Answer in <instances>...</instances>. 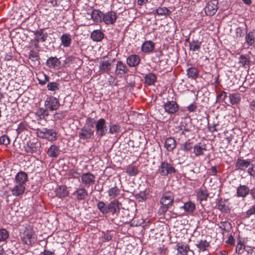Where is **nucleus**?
Segmentation results:
<instances>
[{"instance_id":"55","label":"nucleus","mask_w":255,"mask_h":255,"mask_svg":"<svg viewBox=\"0 0 255 255\" xmlns=\"http://www.w3.org/2000/svg\"><path fill=\"white\" fill-rule=\"evenodd\" d=\"M46 64H60V61L56 57H51L47 59Z\"/></svg>"},{"instance_id":"24","label":"nucleus","mask_w":255,"mask_h":255,"mask_svg":"<svg viewBox=\"0 0 255 255\" xmlns=\"http://www.w3.org/2000/svg\"><path fill=\"white\" fill-rule=\"evenodd\" d=\"M208 196V192L206 189L201 188L199 189L197 192V199L200 202L206 201Z\"/></svg>"},{"instance_id":"34","label":"nucleus","mask_w":255,"mask_h":255,"mask_svg":"<svg viewBox=\"0 0 255 255\" xmlns=\"http://www.w3.org/2000/svg\"><path fill=\"white\" fill-rule=\"evenodd\" d=\"M126 172L130 176H135L138 173V167L133 165H129L126 169Z\"/></svg>"},{"instance_id":"38","label":"nucleus","mask_w":255,"mask_h":255,"mask_svg":"<svg viewBox=\"0 0 255 255\" xmlns=\"http://www.w3.org/2000/svg\"><path fill=\"white\" fill-rule=\"evenodd\" d=\"M219 227L222 231V234L230 232L231 229V224L228 221L221 222Z\"/></svg>"},{"instance_id":"44","label":"nucleus","mask_w":255,"mask_h":255,"mask_svg":"<svg viewBox=\"0 0 255 255\" xmlns=\"http://www.w3.org/2000/svg\"><path fill=\"white\" fill-rule=\"evenodd\" d=\"M128 71V69L126 65H116V73L117 75H119L120 76L126 73Z\"/></svg>"},{"instance_id":"29","label":"nucleus","mask_w":255,"mask_h":255,"mask_svg":"<svg viewBox=\"0 0 255 255\" xmlns=\"http://www.w3.org/2000/svg\"><path fill=\"white\" fill-rule=\"evenodd\" d=\"M183 208L187 214H192L195 210V205L191 201H188L184 204V205L181 207Z\"/></svg>"},{"instance_id":"12","label":"nucleus","mask_w":255,"mask_h":255,"mask_svg":"<svg viewBox=\"0 0 255 255\" xmlns=\"http://www.w3.org/2000/svg\"><path fill=\"white\" fill-rule=\"evenodd\" d=\"M117 19V13L113 11H108L105 13H103V21L106 24H114Z\"/></svg>"},{"instance_id":"26","label":"nucleus","mask_w":255,"mask_h":255,"mask_svg":"<svg viewBox=\"0 0 255 255\" xmlns=\"http://www.w3.org/2000/svg\"><path fill=\"white\" fill-rule=\"evenodd\" d=\"M37 120H46L49 115L48 110L46 108H39L35 113Z\"/></svg>"},{"instance_id":"48","label":"nucleus","mask_w":255,"mask_h":255,"mask_svg":"<svg viewBox=\"0 0 255 255\" xmlns=\"http://www.w3.org/2000/svg\"><path fill=\"white\" fill-rule=\"evenodd\" d=\"M140 58L136 55H131L127 59V64H139Z\"/></svg>"},{"instance_id":"2","label":"nucleus","mask_w":255,"mask_h":255,"mask_svg":"<svg viewBox=\"0 0 255 255\" xmlns=\"http://www.w3.org/2000/svg\"><path fill=\"white\" fill-rule=\"evenodd\" d=\"M20 238L23 244L27 245L34 244L37 240V236L30 227H26L20 234Z\"/></svg>"},{"instance_id":"1","label":"nucleus","mask_w":255,"mask_h":255,"mask_svg":"<svg viewBox=\"0 0 255 255\" xmlns=\"http://www.w3.org/2000/svg\"><path fill=\"white\" fill-rule=\"evenodd\" d=\"M174 199V195L172 192L170 191L165 192L160 200L161 206L159 209L158 213L160 214H165L168 209L172 206Z\"/></svg>"},{"instance_id":"13","label":"nucleus","mask_w":255,"mask_h":255,"mask_svg":"<svg viewBox=\"0 0 255 255\" xmlns=\"http://www.w3.org/2000/svg\"><path fill=\"white\" fill-rule=\"evenodd\" d=\"M121 205L117 200H114L108 204V213L111 212L113 215H118L120 211V206Z\"/></svg>"},{"instance_id":"57","label":"nucleus","mask_w":255,"mask_h":255,"mask_svg":"<svg viewBox=\"0 0 255 255\" xmlns=\"http://www.w3.org/2000/svg\"><path fill=\"white\" fill-rule=\"evenodd\" d=\"M111 65H100L99 69L103 72H107L111 69Z\"/></svg>"},{"instance_id":"10","label":"nucleus","mask_w":255,"mask_h":255,"mask_svg":"<svg viewBox=\"0 0 255 255\" xmlns=\"http://www.w3.org/2000/svg\"><path fill=\"white\" fill-rule=\"evenodd\" d=\"M218 5L217 0H212L209 1L204 8L206 14L209 16L214 15L218 9Z\"/></svg>"},{"instance_id":"4","label":"nucleus","mask_w":255,"mask_h":255,"mask_svg":"<svg viewBox=\"0 0 255 255\" xmlns=\"http://www.w3.org/2000/svg\"><path fill=\"white\" fill-rule=\"evenodd\" d=\"M36 133L37 136L41 138H45L50 141H54L57 139V132L53 129H38Z\"/></svg>"},{"instance_id":"22","label":"nucleus","mask_w":255,"mask_h":255,"mask_svg":"<svg viewBox=\"0 0 255 255\" xmlns=\"http://www.w3.org/2000/svg\"><path fill=\"white\" fill-rule=\"evenodd\" d=\"M55 192L56 196L60 198L65 197L69 194L67 187L65 185L59 186L55 189Z\"/></svg>"},{"instance_id":"28","label":"nucleus","mask_w":255,"mask_h":255,"mask_svg":"<svg viewBox=\"0 0 255 255\" xmlns=\"http://www.w3.org/2000/svg\"><path fill=\"white\" fill-rule=\"evenodd\" d=\"M196 246L198 248L199 252H208L210 247V243L206 240H200L196 244Z\"/></svg>"},{"instance_id":"36","label":"nucleus","mask_w":255,"mask_h":255,"mask_svg":"<svg viewBox=\"0 0 255 255\" xmlns=\"http://www.w3.org/2000/svg\"><path fill=\"white\" fill-rule=\"evenodd\" d=\"M170 13V11L166 7H159L153 11V13L161 16H167L169 15Z\"/></svg>"},{"instance_id":"53","label":"nucleus","mask_w":255,"mask_h":255,"mask_svg":"<svg viewBox=\"0 0 255 255\" xmlns=\"http://www.w3.org/2000/svg\"><path fill=\"white\" fill-rule=\"evenodd\" d=\"M10 143L9 137L6 135H2L0 137V144L7 145Z\"/></svg>"},{"instance_id":"3","label":"nucleus","mask_w":255,"mask_h":255,"mask_svg":"<svg viewBox=\"0 0 255 255\" xmlns=\"http://www.w3.org/2000/svg\"><path fill=\"white\" fill-rule=\"evenodd\" d=\"M176 172V170L173 165L168 163L167 160L161 161L157 170L158 174L164 177L174 174Z\"/></svg>"},{"instance_id":"63","label":"nucleus","mask_w":255,"mask_h":255,"mask_svg":"<svg viewBox=\"0 0 255 255\" xmlns=\"http://www.w3.org/2000/svg\"><path fill=\"white\" fill-rule=\"evenodd\" d=\"M217 173V170L216 166H212L210 169L209 174L211 175H216Z\"/></svg>"},{"instance_id":"61","label":"nucleus","mask_w":255,"mask_h":255,"mask_svg":"<svg viewBox=\"0 0 255 255\" xmlns=\"http://www.w3.org/2000/svg\"><path fill=\"white\" fill-rule=\"evenodd\" d=\"M235 240L232 235H230L228 240L226 241V243L231 245H233L235 244Z\"/></svg>"},{"instance_id":"30","label":"nucleus","mask_w":255,"mask_h":255,"mask_svg":"<svg viewBox=\"0 0 255 255\" xmlns=\"http://www.w3.org/2000/svg\"><path fill=\"white\" fill-rule=\"evenodd\" d=\"M104 34L100 30H95L91 34V38L96 42H100L104 38Z\"/></svg>"},{"instance_id":"56","label":"nucleus","mask_w":255,"mask_h":255,"mask_svg":"<svg viewBox=\"0 0 255 255\" xmlns=\"http://www.w3.org/2000/svg\"><path fill=\"white\" fill-rule=\"evenodd\" d=\"M27 125L25 123L21 122L18 125L16 129L17 134H19L20 132L22 131L26 128Z\"/></svg>"},{"instance_id":"27","label":"nucleus","mask_w":255,"mask_h":255,"mask_svg":"<svg viewBox=\"0 0 255 255\" xmlns=\"http://www.w3.org/2000/svg\"><path fill=\"white\" fill-rule=\"evenodd\" d=\"M25 190V186L24 185H22L19 184H16L15 183V185L11 189V193L13 196H18L22 194Z\"/></svg>"},{"instance_id":"37","label":"nucleus","mask_w":255,"mask_h":255,"mask_svg":"<svg viewBox=\"0 0 255 255\" xmlns=\"http://www.w3.org/2000/svg\"><path fill=\"white\" fill-rule=\"evenodd\" d=\"M230 102L232 105H236L239 103L241 97L239 93L230 94L229 96Z\"/></svg>"},{"instance_id":"39","label":"nucleus","mask_w":255,"mask_h":255,"mask_svg":"<svg viewBox=\"0 0 255 255\" xmlns=\"http://www.w3.org/2000/svg\"><path fill=\"white\" fill-rule=\"evenodd\" d=\"M97 208L103 215L108 213V205H107L104 202L99 201L97 203Z\"/></svg>"},{"instance_id":"9","label":"nucleus","mask_w":255,"mask_h":255,"mask_svg":"<svg viewBox=\"0 0 255 255\" xmlns=\"http://www.w3.org/2000/svg\"><path fill=\"white\" fill-rule=\"evenodd\" d=\"M175 250L177 252V255H188V253L189 252L194 254L193 251L190 250L189 245L184 242L177 243Z\"/></svg>"},{"instance_id":"14","label":"nucleus","mask_w":255,"mask_h":255,"mask_svg":"<svg viewBox=\"0 0 255 255\" xmlns=\"http://www.w3.org/2000/svg\"><path fill=\"white\" fill-rule=\"evenodd\" d=\"M88 191L84 187H81L77 188L73 193V195L78 200H85L88 196Z\"/></svg>"},{"instance_id":"54","label":"nucleus","mask_w":255,"mask_h":255,"mask_svg":"<svg viewBox=\"0 0 255 255\" xmlns=\"http://www.w3.org/2000/svg\"><path fill=\"white\" fill-rule=\"evenodd\" d=\"M227 97V93L225 91H222L220 94L217 95L216 101L218 102H220L224 101Z\"/></svg>"},{"instance_id":"46","label":"nucleus","mask_w":255,"mask_h":255,"mask_svg":"<svg viewBox=\"0 0 255 255\" xmlns=\"http://www.w3.org/2000/svg\"><path fill=\"white\" fill-rule=\"evenodd\" d=\"M38 50H34V49H32L30 50L29 55V58L32 62H35L37 61L38 64H40V62L39 61V56L38 55Z\"/></svg>"},{"instance_id":"49","label":"nucleus","mask_w":255,"mask_h":255,"mask_svg":"<svg viewBox=\"0 0 255 255\" xmlns=\"http://www.w3.org/2000/svg\"><path fill=\"white\" fill-rule=\"evenodd\" d=\"M225 202V200L220 199L218 202V208L222 212H227L229 209L226 205Z\"/></svg>"},{"instance_id":"15","label":"nucleus","mask_w":255,"mask_h":255,"mask_svg":"<svg viewBox=\"0 0 255 255\" xmlns=\"http://www.w3.org/2000/svg\"><path fill=\"white\" fill-rule=\"evenodd\" d=\"M202 43V41L193 39L191 42H189V51L197 54L200 51Z\"/></svg>"},{"instance_id":"18","label":"nucleus","mask_w":255,"mask_h":255,"mask_svg":"<svg viewBox=\"0 0 255 255\" xmlns=\"http://www.w3.org/2000/svg\"><path fill=\"white\" fill-rule=\"evenodd\" d=\"M250 191L248 186L240 184L237 188V195L238 197L245 198L250 193Z\"/></svg>"},{"instance_id":"17","label":"nucleus","mask_w":255,"mask_h":255,"mask_svg":"<svg viewBox=\"0 0 255 255\" xmlns=\"http://www.w3.org/2000/svg\"><path fill=\"white\" fill-rule=\"evenodd\" d=\"M43 29H40L36 31H33L34 37V40L36 42H45L48 37L47 33L43 32Z\"/></svg>"},{"instance_id":"50","label":"nucleus","mask_w":255,"mask_h":255,"mask_svg":"<svg viewBox=\"0 0 255 255\" xmlns=\"http://www.w3.org/2000/svg\"><path fill=\"white\" fill-rule=\"evenodd\" d=\"M8 233L5 229H0V242L5 241L8 238Z\"/></svg>"},{"instance_id":"8","label":"nucleus","mask_w":255,"mask_h":255,"mask_svg":"<svg viewBox=\"0 0 255 255\" xmlns=\"http://www.w3.org/2000/svg\"><path fill=\"white\" fill-rule=\"evenodd\" d=\"M94 131L87 127H83L79 131V137L80 139L84 141H88L94 136Z\"/></svg>"},{"instance_id":"45","label":"nucleus","mask_w":255,"mask_h":255,"mask_svg":"<svg viewBox=\"0 0 255 255\" xmlns=\"http://www.w3.org/2000/svg\"><path fill=\"white\" fill-rule=\"evenodd\" d=\"M245 250V246L241 239H238L237 244L236 248V253L239 255L244 253Z\"/></svg>"},{"instance_id":"7","label":"nucleus","mask_w":255,"mask_h":255,"mask_svg":"<svg viewBox=\"0 0 255 255\" xmlns=\"http://www.w3.org/2000/svg\"><path fill=\"white\" fill-rule=\"evenodd\" d=\"M95 180V175L90 172L84 173L81 176V182L86 187L94 184Z\"/></svg>"},{"instance_id":"62","label":"nucleus","mask_w":255,"mask_h":255,"mask_svg":"<svg viewBox=\"0 0 255 255\" xmlns=\"http://www.w3.org/2000/svg\"><path fill=\"white\" fill-rule=\"evenodd\" d=\"M248 173L252 176H255V170H254V168L253 165H252L251 166L249 167L248 169Z\"/></svg>"},{"instance_id":"52","label":"nucleus","mask_w":255,"mask_h":255,"mask_svg":"<svg viewBox=\"0 0 255 255\" xmlns=\"http://www.w3.org/2000/svg\"><path fill=\"white\" fill-rule=\"evenodd\" d=\"M120 127L117 124H113L110 126L109 132L111 134L118 133L120 131Z\"/></svg>"},{"instance_id":"32","label":"nucleus","mask_w":255,"mask_h":255,"mask_svg":"<svg viewBox=\"0 0 255 255\" xmlns=\"http://www.w3.org/2000/svg\"><path fill=\"white\" fill-rule=\"evenodd\" d=\"M24 150L27 153L32 154L37 152L38 146H36V143L34 142H28L24 146Z\"/></svg>"},{"instance_id":"21","label":"nucleus","mask_w":255,"mask_h":255,"mask_svg":"<svg viewBox=\"0 0 255 255\" xmlns=\"http://www.w3.org/2000/svg\"><path fill=\"white\" fill-rule=\"evenodd\" d=\"M206 150V144L201 143L196 144L193 147V152L196 156L203 155Z\"/></svg>"},{"instance_id":"33","label":"nucleus","mask_w":255,"mask_h":255,"mask_svg":"<svg viewBox=\"0 0 255 255\" xmlns=\"http://www.w3.org/2000/svg\"><path fill=\"white\" fill-rule=\"evenodd\" d=\"M62 44L64 47H67L70 46L72 39L69 34H63L60 38Z\"/></svg>"},{"instance_id":"19","label":"nucleus","mask_w":255,"mask_h":255,"mask_svg":"<svg viewBox=\"0 0 255 255\" xmlns=\"http://www.w3.org/2000/svg\"><path fill=\"white\" fill-rule=\"evenodd\" d=\"M155 48V44L151 40L145 41L141 46V51L145 53L152 52Z\"/></svg>"},{"instance_id":"59","label":"nucleus","mask_w":255,"mask_h":255,"mask_svg":"<svg viewBox=\"0 0 255 255\" xmlns=\"http://www.w3.org/2000/svg\"><path fill=\"white\" fill-rule=\"evenodd\" d=\"M197 108V106L194 103H192L187 107V110L189 112H194L196 111Z\"/></svg>"},{"instance_id":"20","label":"nucleus","mask_w":255,"mask_h":255,"mask_svg":"<svg viewBox=\"0 0 255 255\" xmlns=\"http://www.w3.org/2000/svg\"><path fill=\"white\" fill-rule=\"evenodd\" d=\"M28 179L27 174L23 171L18 172L15 177V181L16 184L24 185Z\"/></svg>"},{"instance_id":"23","label":"nucleus","mask_w":255,"mask_h":255,"mask_svg":"<svg viewBox=\"0 0 255 255\" xmlns=\"http://www.w3.org/2000/svg\"><path fill=\"white\" fill-rule=\"evenodd\" d=\"M103 13L98 9H93L91 13V18L95 22L103 21Z\"/></svg>"},{"instance_id":"51","label":"nucleus","mask_w":255,"mask_h":255,"mask_svg":"<svg viewBox=\"0 0 255 255\" xmlns=\"http://www.w3.org/2000/svg\"><path fill=\"white\" fill-rule=\"evenodd\" d=\"M47 88L49 91H55L59 90V85L56 82H50L47 84Z\"/></svg>"},{"instance_id":"58","label":"nucleus","mask_w":255,"mask_h":255,"mask_svg":"<svg viewBox=\"0 0 255 255\" xmlns=\"http://www.w3.org/2000/svg\"><path fill=\"white\" fill-rule=\"evenodd\" d=\"M192 149V146L190 143L185 142L182 145V149L184 151H190Z\"/></svg>"},{"instance_id":"64","label":"nucleus","mask_w":255,"mask_h":255,"mask_svg":"<svg viewBox=\"0 0 255 255\" xmlns=\"http://www.w3.org/2000/svg\"><path fill=\"white\" fill-rule=\"evenodd\" d=\"M42 254V255H55L53 252L46 250H44Z\"/></svg>"},{"instance_id":"35","label":"nucleus","mask_w":255,"mask_h":255,"mask_svg":"<svg viewBox=\"0 0 255 255\" xmlns=\"http://www.w3.org/2000/svg\"><path fill=\"white\" fill-rule=\"evenodd\" d=\"M145 83L149 85H153L156 81V76L154 74L149 73L144 77Z\"/></svg>"},{"instance_id":"40","label":"nucleus","mask_w":255,"mask_h":255,"mask_svg":"<svg viewBox=\"0 0 255 255\" xmlns=\"http://www.w3.org/2000/svg\"><path fill=\"white\" fill-rule=\"evenodd\" d=\"M246 42L249 46L253 45L255 42V33L254 32H250L247 34L246 37Z\"/></svg>"},{"instance_id":"25","label":"nucleus","mask_w":255,"mask_h":255,"mask_svg":"<svg viewBox=\"0 0 255 255\" xmlns=\"http://www.w3.org/2000/svg\"><path fill=\"white\" fill-rule=\"evenodd\" d=\"M60 150L59 147L55 145H51L48 149L47 154L50 157L56 158L60 154Z\"/></svg>"},{"instance_id":"43","label":"nucleus","mask_w":255,"mask_h":255,"mask_svg":"<svg viewBox=\"0 0 255 255\" xmlns=\"http://www.w3.org/2000/svg\"><path fill=\"white\" fill-rule=\"evenodd\" d=\"M187 75L189 78L195 79L198 76V70L196 68H189L187 70Z\"/></svg>"},{"instance_id":"41","label":"nucleus","mask_w":255,"mask_h":255,"mask_svg":"<svg viewBox=\"0 0 255 255\" xmlns=\"http://www.w3.org/2000/svg\"><path fill=\"white\" fill-rule=\"evenodd\" d=\"M108 193L111 198H115L120 195V190L117 186H115L109 189Z\"/></svg>"},{"instance_id":"6","label":"nucleus","mask_w":255,"mask_h":255,"mask_svg":"<svg viewBox=\"0 0 255 255\" xmlns=\"http://www.w3.org/2000/svg\"><path fill=\"white\" fill-rule=\"evenodd\" d=\"M44 106L49 111L57 110L59 106V100L53 96H48L44 102Z\"/></svg>"},{"instance_id":"42","label":"nucleus","mask_w":255,"mask_h":255,"mask_svg":"<svg viewBox=\"0 0 255 255\" xmlns=\"http://www.w3.org/2000/svg\"><path fill=\"white\" fill-rule=\"evenodd\" d=\"M64 62L65 64H70L73 63L80 64L82 63V61L79 58L73 55L69 56L67 57L64 60Z\"/></svg>"},{"instance_id":"31","label":"nucleus","mask_w":255,"mask_h":255,"mask_svg":"<svg viewBox=\"0 0 255 255\" xmlns=\"http://www.w3.org/2000/svg\"><path fill=\"white\" fill-rule=\"evenodd\" d=\"M164 147L168 151L173 150L176 147V141L172 137H168L165 141Z\"/></svg>"},{"instance_id":"60","label":"nucleus","mask_w":255,"mask_h":255,"mask_svg":"<svg viewBox=\"0 0 255 255\" xmlns=\"http://www.w3.org/2000/svg\"><path fill=\"white\" fill-rule=\"evenodd\" d=\"M240 63L241 64H247V63H249V59L247 56L245 55H241L240 57Z\"/></svg>"},{"instance_id":"5","label":"nucleus","mask_w":255,"mask_h":255,"mask_svg":"<svg viewBox=\"0 0 255 255\" xmlns=\"http://www.w3.org/2000/svg\"><path fill=\"white\" fill-rule=\"evenodd\" d=\"M96 134L98 137L101 138L105 135L108 131V127L104 119L100 118L95 122Z\"/></svg>"},{"instance_id":"16","label":"nucleus","mask_w":255,"mask_h":255,"mask_svg":"<svg viewBox=\"0 0 255 255\" xmlns=\"http://www.w3.org/2000/svg\"><path fill=\"white\" fill-rule=\"evenodd\" d=\"M250 164V162L248 160L239 158L236 160L235 163V169L236 170H245Z\"/></svg>"},{"instance_id":"11","label":"nucleus","mask_w":255,"mask_h":255,"mask_svg":"<svg viewBox=\"0 0 255 255\" xmlns=\"http://www.w3.org/2000/svg\"><path fill=\"white\" fill-rule=\"evenodd\" d=\"M165 112L169 114H174L178 112L179 106L177 103L174 101H168L163 105Z\"/></svg>"},{"instance_id":"47","label":"nucleus","mask_w":255,"mask_h":255,"mask_svg":"<svg viewBox=\"0 0 255 255\" xmlns=\"http://www.w3.org/2000/svg\"><path fill=\"white\" fill-rule=\"evenodd\" d=\"M37 79L41 85H44L49 80V77L43 72L39 73Z\"/></svg>"}]
</instances>
